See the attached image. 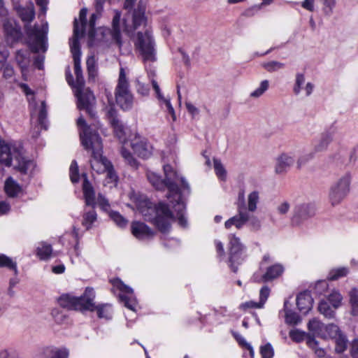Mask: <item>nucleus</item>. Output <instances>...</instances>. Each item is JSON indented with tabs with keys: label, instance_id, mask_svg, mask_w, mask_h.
Instances as JSON below:
<instances>
[{
	"label": "nucleus",
	"instance_id": "1",
	"mask_svg": "<svg viewBox=\"0 0 358 358\" xmlns=\"http://www.w3.org/2000/svg\"><path fill=\"white\" fill-rule=\"evenodd\" d=\"M165 179L162 180L157 173L148 171L147 178L157 190L167 189L166 198L176 212V218L180 226L185 227L187 220L185 216V203L183 197L190 193V187L185 179L180 176L169 164L163 166Z\"/></svg>",
	"mask_w": 358,
	"mask_h": 358
},
{
	"label": "nucleus",
	"instance_id": "2",
	"mask_svg": "<svg viewBox=\"0 0 358 358\" xmlns=\"http://www.w3.org/2000/svg\"><path fill=\"white\" fill-rule=\"evenodd\" d=\"M74 38L70 41L71 52L74 62V72L76 80L74 83L72 75L66 74V80L73 87L77 98V106L79 110H84L93 119H96V112L94 110V96L89 89H85V80L83 76L80 64V48L78 41L79 31L77 22L75 24Z\"/></svg>",
	"mask_w": 358,
	"mask_h": 358
},
{
	"label": "nucleus",
	"instance_id": "3",
	"mask_svg": "<svg viewBox=\"0 0 358 358\" xmlns=\"http://www.w3.org/2000/svg\"><path fill=\"white\" fill-rule=\"evenodd\" d=\"M17 16L24 23V29L28 36L30 48L33 52L40 51L45 52L48 48L47 34L48 31V23L41 25L29 24L35 18L34 5L31 1L25 4H15L14 6Z\"/></svg>",
	"mask_w": 358,
	"mask_h": 358
},
{
	"label": "nucleus",
	"instance_id": "4",
	"mask_svg": "<svg viewBox=\"0 0 358 358\" xmlns=\"http://www.w3.org/2000/svg\"><path fill=\"white\" fill-rule=\"evenodd\" d=\"M77 124L83 128L82 131H80L82 145L86 150L92 151V169L98 173H105L108 168H111V163L102 155L103 144L99 134L95 129L86 124L82 116L78 119Z\"/></svg>",
	"mask_w": 358,
	"mask_h": 358
},
{
	"label": "nucleus",
	"instance_id": "5",
	"mask_svg": "<svg viewBox=\"0 0 358 358\" xmlns=\"http://www.w3.org/2000/svg\"><path fill=\"white\" fill-rule=\"evenodd\" d=\"M138 210L145 220L153 223L162 233L169 230L171 221L174 218L169 206L163 202L154 205L150 200L145 199L138 204Z\"/></svg>",
	"mask_w": 358,
	"mask_h": 358
},
{
	"label": "nucleus",
	"instance_id": "6",
	"mask_svg": "<svg viewBox=\"0 0 358 358\" xmlns=\"http://www.w3.org/2000/svg\"><path fill=\"white\" fill-rule=\"evenodd\" d=\"M95 292L93 288L87 287L80 296L63 294L58 299L59 304L65 308L76 310H92L94 307Z\"/></svg>",
	"mask_w": 358,
	"mask_h": 358
},
{
	"label": "nucleus",
	"instance_id": "7",
	"mask_svg": "<svg viewBox=\"0 0 358 358\" xmlns=\"http://www.w3.org/2000/svg\"><path fill=\"white\" fill-rule=\"evenodd\" d=\"M121 12L115 10L112 20V29L106 27L99 28L96 32L94 31V45L99 43L106 45L112 43H116L119 47L122 45L121 29H120Z\"/></svg>",
	"mask_w": 358,
	"mask_h": 358
},
{
	"label": "nucleus",
	"instance_id": "8",
	"mask_svg": "<svg viewBox=\"0 0 358 358\" xmlns=\"http://www.w3.org/2000/svg\"><path fill=\"white\" fill-rule=\"evenodd\" d=\"M115 96L117 104L123 110H130L134 103V96L129 89V84L126 77L124 68L120 69L117 85L115 90Z\"/></svg>",
	"mask_w": 358,
	"mask_h": 358
},
{
	"label": "nucleus",
	"instance_id": "9",
	"mask_svg": "<svg viewBox=\"0 0 358 358\" xmlns=\"http://www.w3.org/2000/svg\"><path fill=\"white\" fill-rule=\"evenodd\" d=\"M134 44L145 62L156 60L155 43L150 31L138 32Z\"/></svg>",
	"mask_w": 358,
	"mask_h": 358
},
{
	"label": "nucleus",
	"instance_id": "10",
	"mask_svg": "<svg viewBox=\"0 0 358 358\" xmlns=\"http://www.w3.org/2000/svg\"><path fill=\"white\" fill-rule=\"evenodd\" d=\"M229 266L234 272L238 270V265L243 260V252L245 248L241 243L240 238L234 234L229 236Z\"/></svg>",
	"mask_w": 358,
	"mask_h": 358
},
{
	"label": "nucleus",
	"instance_id": "11",
	"mask_svg": "<svg viewBox=\"0 0 358 358\" xmlns=\"http://www.w3.org/2000/svg\"><path fill=\"white\" fill-rule=\"evenodd\" d=\"M351 176L345 173L334 185L330 190L329 199L333 206L338 204L349 193Z\"/></svg>",
	"mask_w": 358,
	"mask_h": 358
},
{
	"label": "nucleus",
	"instance_id": "12",
	"mask_svg": "<svg viewBox=\"0 0 358 358\" xmlns=\"http://www.w3.org/2000/svg\"><path fill=\"white\" fill-rule=\"evenodd\" d=\"M112 283L113 287L120 290L119 298L120 300L124 303V306L132 311H136L138 303L134 294L133 289L124 285L120 279L113 280Z\"/></svg>",
	"mask_w": 358,
	"mask_h": 358
},
{
	"label": "nucleus",
	"instance_id": "13",
	"mask_svg": "<svg viewBox=\"0 0 358 358\" xmlns=\"http://www.w3.org/2000/svg\"><path fill=\"white\" fill-rule=\"evenodd\" d=\"M315 215V207L311 203H301L295 206L294 215L292 218V222L294 225L299 224L303 220H305Z\"/></svg>",
	"mask_w": 358,
	"mask_h": 358
},
{
	"label": "nucleus",
	"instance_id": "14",
	"mask_svg": "<svg viewBox=\"0 0 358 358\" xmlns=\"http://www.w3.org/2000/svg\"><path fill=\"white\" fill-rule=\"evenodd\" d=\"M2 26L8 43L13 44L20 39L22 36L20 27L13 20L6 21L2 24Z\"/></svg>",
	"mask_w": 358,
	"mask_h": 358
},
{
	"label": "nucleus",
	"instance_id": "15",
	"mask_svg": "<svg viewBox=\"0 0 358 358\" xmlns=\"http://www.w3.org/2000/svg\"><path fill=\"white\" fill-rule=\"evenodd\" d=\"M132 234L138 240H148L154 236V231L145 224L141 222H133L131 225Z\"/></svg>",
	"mask_w": 358,
	"mask_h": 358
},
{
	"label": "nucleus",
	"instance_id": "16",
	"mask_svg": "<svg viewBox=\"0 0 358 358\" xmlns=\"http://www.w3.org/2000/svg\"><path fill=\"white\" fill-rule=\"evenodd\" d=\"M306 81L305 76L302 73H297L295 76V81L293 86V92L296 95H299L303 89L306 96L312 94L315 85L312 83H307L303 87Z\"/></svg>",
	"mask_w": 358,
	"mask_h": 358
},
{
	"label": "nucleus",
	"instance_id": "17",
	"mask_svg": "<svg viewBox=\"0 0 358 358\" xmlns=\"http://www.w3.org/2000/svg\"><path fill=\"white\" fill-rule=\"evenodd\" d=\"M238 214L231 217L225 222L224 226L227 229L235 226L237 229H241L249 220V213L247 209H237Z\"/></svg>",
	"mask_w": 358,
	"mask_h": 358
},
{
	"label": "nucleus",
	"instance_id": "18",
	"mask_svg": "<svg viewBox=\"0 0 358 358\" xmlns=\"http://www.w3.org/2000/svg\"><path fill=\"white\" fill-rule=\"evenodd\" d=\"M84 178L83 183V192L85 205L90 207L96 206L95 191L92 184L89 182L87 175H83Z\"/></svg>",
	"mask_w": 358,
	"mask_h": 358
},
{
	"label": "nucleus",
	"instance_id": "19",
	"mask_svg": "<svg viewBox=\"0 0 358 358\" xmlns=\"http://www.w3.org/2000/svg\"><path fill=\"white\" fill-rule=\"evenodd\" d=\"M295 158L292 153H282L278 158L275 172L282 173L287 171L294 163Z\"/></svg>",
	"mask_w": 358,
	"mask_h": 358
},
{
	"label": "nucleus",
	"instance_id": "20",
	"mask_svg": "<svg viewBox=\"0 0 358 358\" xmlns=\"http://www.w3.org/2000/svg\"><path fill=\"white\" fill-rule=\"evenodd\" d=\"M283 271L284 268L281 264H275L266 268V272L262 275L259 280L257 278L256 275H255V280L259 281L258 282L271 281L280 276Z\"/></svg>",
	"mask_w": 358,
	"mask_h": 358
},
{
	"label": "nucleus",
	"instance_id": "21",
	"mask_svg": "<svg viewBox=\"0 0 358 358\" xmlns=\"http://www.w3.org/2000/svg\"><path fill=\"white\" fill-rule=\"evenodd\" d=\"M313 299L308 292L300 293L296 297V305L303 314L308 313L313 307Z\"/></svg>",
	"mask_w": 358,
	"mask_h": 358
},
{
	"label": "nucleus",
	"instance_id": "22",
	"mask_svg": "<svg viewBox=\"0 0 358 358\" xmlns=\"http://www.w3.org/2000/svg\"><path fill=\"white\" fill-rule=\"evenodd\" d=\"M134 152L140 157L148 158L152 154V146L143 140H136L131 143Z\"/></svg>",
	"mask_w": 358,
	"mask_h": 358
},
{
	"label": "nucleus",
	"instance_id": "23",
	"mask_svg": "<svg viewBox=\"0 0 358 358\" xmlns=\"http://www.w3.org/2000/svg\"><path fill=\"white\" fill-rule=\"evenodd\" d=\"M109 122L113 127L116 136L119 139L124 138V126L118 119L116 111L113 108H110L108 112Z\"/></svg>",
	"mask_w": 358,
	"mask_h": 358
},
{
	"label": "nucleus",
	"instance_id": "24",
	"mask_svg": "<svg viewBox=\"0 0 358 358\" xmlns=\"http://www.w3.org/2000/svg\"><path fill=\"white\" fill-rule=\"evenodd\" d=\"M146 18L145 17V10L142 8H138L134 10L133 13V25L132 27H128L124 24V30L127 32H130L134 29H138L142 24L145 23Z\"/></svg>",
	"mask_w": 358,
	"mask_h": 358
},
{
	"label": "nucleus",
	"instance_id": "25",
	"mask_svg": "<svg viewBox=\"0 0 358 358\" xmlns=\"http://www.w3.org/2000/svg\"><path fill=\"white\" fill-rule=\"evenodd\" d=\"M332 141V134L325 131L321 134L320 138L314 143L313 152H320L325 151L331 141Z\"/></svg>",
	"mask_w": 358,
	"mask_h": 358
},
{
	"label": "nucleus",
	"instance_id": "26",
	"mask_svg": "<svg viewBox=\"0 0 358 358\" xmlns=\"http://www.w3.org/2000/svg\"><path fill=\"white\" fill-rule=\"evenodd\" d=\"M94 208L95 207H92V208L89 210L85 209L83 215L82 225L85 227L86 230L90 229L94 226V223L96 222L97 214Z\"/></svg>",
	"mask_w": 358,
	"mask_h": 358
},
{
	"label": "nucleus",
	"instance_id": "27",
	"mask_svg": "<svg viewBox=\"0 0 358 358\" xmlns=\"http://www.w3.org/2000/svg\"><path fill=\"white\" fill-rule=\"evenodd\" d=\"M15 61L21 69L22 73L24 74V72L27 70L29 62V51L27 50H17L15 54Z\"/></svg>",
	"mask_w": 358,
	"mask_h": 358
},
{
	"label": "nucleus",
	"instance_id": "28",
	"mask_svg": "<svg viewBox=\"0 0 358 358\" xmlns=\"http://www.w3.org/2000/svg\"><path fill=\"white\" fill-rule=\"evenodd\" d=\"M4 189L9 197L17 196L22 191L21 186L10 177L6 180Z\"/></svg>",
	"mask_w": 358,
	"mask_h": 358
},
{
	"label": "nucleus",
	"instance_id": "29",
	"mask_svg": "<svg viewBox=\"0 0 358 358\" xmlns=\"http://www.w3.org/2000/svg\"><path fill=\"white\" fill-rule=\"evenodd\" d=\"M52 252V246L46 243H41L37 247L36 255L41 260L46 261L50 259Z\"/></svg>",
	"mask_w": 358,
	"mask_h": 358
},
{
	"label": "nucleus",
	"instance_id": "30",
	"mask_svg": "<svg viewBox=\"0 0 358 358\" xmlns=\"http://www.w3.org/2000/svg\"><path fill=\"white\" fill-rule=\"evenodd\" d=\"M335 310L333 306L326 300H322L318 306L319 312L325 317L331 319L335 316Z\"/></svg>",
	"mask_w": 358,
	"mask_h": 358
},
{
	"label": "nucleus",
	"instance_id": "31",
	"mask_svg": "<svg viewBox=\"0 0 358 358\" xmlns=\"http://www.w3.org/2000/svg\"><path fill=\"white\" fill-rule=\"evenodd\" d=\"M96 310L97 315L99 318L110 320L112 318V308L109 304H101L95 306L92 311Z\"/></svg>",
	"mask_w": 358,
	"mask_h": 358
},
{
	"label": "nucleus",
	"instance_id": "32",
	"mask_svg": "<svg viewBox=\"0 0 358 358\" xmlns=\"http://www.w3.org/2000/svg\"><path fill=\"white\" fill-rule=\"evenodd\" d=\"M0 267L7 268L13 271L15 275L18 274L17 263L3 254H0Z\"/></svg>",
	"mask_w": 358,
	"mask_h": 358
},
{
	"label": "nucleus",
	"instance_id": "33",
	"mask_svg": "<svg viewBox=\"0 0 358 358\" xmlns=\"http://www.w3.org/2000/svg\"><path fill=\"white\" fill-rule=\"evenodd\" d=\"M87 10L85 8H82L80 10L79 18H80V24H78V22L77 19L74 20L73 29H75V24L77 22V25H78V31H79L78 39L84 34L85 27V25L87 24V18H86L87 17ZM75 38V36H73V38Z\"/></svg>",
	"mask_w": 358,
	"mask_h": 358
},
{
	"label": "nucleus",
	"instance_id": "34",
	"mask_svg": "<svg viewBox=\"0 0 358 358\" xmlns=\"http://www.w3.org/2000/svg\"><path fill=\"white\" fill-rule=\"evenodd\" d=\"M259 201V192L252 191L248 196V212H255L257 208V203Z\"/></svg>",
	"mask_w": 358,
	"mask_h": 358
},
{
	"label": "nucleus",
	"instance_id": "35",
	"mask_svg": "<svg viewBox=\"0 0 358 358\" xmlns=\"http://www.w3.org/2000/svg\"><path fill=\"white\" fill-rule=\"evenodd\" d=\"M350 304L351 306V314L358 315V289H352L349 293Z\"/></svg>",
	"mask_w": 358,
	"mask_h": 358
},
{
	"label": "nucleus",
	"instance_id": "36",
	"mask_svg": "<svg viewBox=\"0 0 358 358\" xmlns=\"http://www.w3.org/2000/svg\"><path fill=\"white\" fill-rule=\"evenodd\" d=\"M101 13L96 11L95 13H92L90 17V22H89V24L90 27V30L89 31V33H88V37H89L88 45L90 47H92L94 43V40H93V36H94L95 22H96V20L99 17H101Z\"/></svg>",
	"mask_w": 358,
	"mask_h": 358
},
{
	"label": "nucleus",
	"instance_id": "37",
	"mask_svg": "<svg viewBox=\"0 0 358 358\" xmlns=\"http://www.w3.org/2000/svg\"><path fill=\"white\" fill-rule=\"evenodd\" d=\"M324 327V324L316 318L310 320L308 323V330L314 335H320Z\"/></svg>",
	"mask_w": 358,
	"mask_h": 358
},
{
	"label": "nucleus",
	"instance_id": "38",
	"mask_svg": "<svg viewBox=\"0 0 358 358\" xmlns=\"http://www.w3.org/2000/svg\"><path fill=\"white\" fill-rule=\"evenodd\" d=\"M213 164L216 176L220 180L224 181L227 178V171L221 161L217 159H214Z\"/></svg>",
	"mask_w": 358,
	"mask_h": 358
},
{
	"label": "nucleus",
	"instance_id": "39",
	"mask_svg": "<svg viewBox=\"0 0 358 358\" xmlns=\"http://www.w3.org/2000/svg\"><path fill=\"white\" fill-rule=\"evenodd\" d=\"M336 343L335 350L338 353L343 352L347 348L348 339L342 333L334 338Z\"/></svg>",
	"mask_w": 358,
	"mask_h": 358
},
{
	"label": "nucleus",
	"instance_id": "40",
	"mask_svg": "<svg viewBox=\"0 0 358 358\" xmlns=\"http://www.w3.org/2000/svg\"><path fill=\"white\" fill-rule=\"evenodd\" d=\"M348 273V269L346 267H341L338 268H334L330 271L328 279L329 280H336L339 278L345 276Z\"/></svg>",
	"mask_w": 358,
	"mask_h": 358
},
{
	"label": "nucleus",
	"instance_id": "41",
	"mask_svg": "<svg viewBox=\"0 0 358 358\" xmlns=\"http://www.w3.org/2000/svg\"><path fill=\"white\" fill-rule=\"evenodd\" d=\"M109 217L119 227L124 228L127 225V220L117 211L110 212Z\"/></svg>",
	"mask_w": 358,
	"mask_h": 358
},
{
	"label": "nucleus",
	"instance_id": "42",
	"mask_svg": "<svg viewBox=\"0 0 358 358\" xmlns=\"http://www.w3.org/2000/svg\"><path fill=\"white\" fill-rule=\"evenodd\" d=\"M262 2L260 4L255 5L251 8L247 9L245 11V15L247 17H251L255 15V13L261 10L264 6L270 5L274 0H262Z\"/></svg>",
	"mask_w": 358,
	"mask_h": 358
},
{
	"label": "nucleus",
	"instance_id": "43",
	"mask_svg": "<svg viewBox=\"0 0 358 358\" xmlns=\"http://www.w3.org/2000/svg\"><path fill=\"white\" fill-rule=\"evenodd\" d=\"M342 299L343 298L340 293L338 292H333L325 300L327 301L334 309H336L341 306Z\"/></svg>",
	"mask_w": 358,
	"mask_h": 358
},
{
	"label": "nucleus",
	"instance_id": "44",
	"mask_svg": "<svg viewBox=\"0 0 358 358\" xmlns=\"http://www.w3.org/2000/svg\"><path fill=\"white\" fill-rule=\"evenodd\" d=\"M308 334L305 331H303L299 329H292L289 332V336L290 338L296 342V343H301L303 341H304L307 336Z\"/></svg>",
	"mask_w": 358,
	"mask_h": 358
},
{
	"label": "nucleus",
	"instance_id": "45",
	"mask_svg": "<svg viewBox=\"0 0 358 358\" xmlns=\"http://www.w3.org/2000/svg\"><path fill=\"white\" fill-rule=\"evenodd\" d=\"M269 87V82L267 80H262L259 86L250 93V96L253 98L260 97Z\"/></svg>",
	"mask_w": 358,
	"mask_h": 358
},
{
	"label": "nucleus",
	"instance_id": "46",
	"mask_svg": "<svg viewBox=\"0 0 358 358\" xmlns=\"http://www.w3.org/2000/svg\"><path fill=\"white\" fill-rule=\"evenodd\" d=\"M120 152L122 157L124 159V160L127 162L128 164L134 168L137 167L138 162L133 157V155L129 150H127L124 147L122 146L121 148Z\"/></svg>",
	"mask_w": 358,
	"mask_h": 358
},
{
	"label": "nucleus",
	"instance_id": "47",
	"mask_svg": "<svg viewBox=\"0 0 358 358\" xmlns=\"http://www.w3.org/2000/svg\"><path fill=\"white\" fill-rule=\"evenodd\" d=\"M47 108L45 101H42L41 107L38 113V121L41 128L47 129L46 125Z\"/></svg>",
	"mask_w": 358,
	"mask_h": 358
},
{
	"label": "nucleus",
	"instance_id": "48",
	"mask_svg": "<svg viewBox=\"0 0 358 358\" xmlns=\"http://www.w3.org/2000/svg\"><path fill=\"white\" fill-rule=\"evenodd\" d=\"M98 205L100 208L108 213L109 214L110 212H111L112 210H110V205L108 202V200L107 199L105 198L104 196H103L101 194H99L98 196H97V199L96 200V205Z\"/></svg>",
	"mask_w": 358,
	"mask_h": 358
},
{
	"label": "nucleus",
	"instance_id": "49",
	"mask_svg": "<svg viewBox=\"0 0 358 358\" xmlns=\"http://www.w3.org/2000/svg\"><path fill=\"white\" fill-rule=\"evenodd\" d=\"M69 175L71 180L73 183L78 182L79 181V172L78 166L76 160H73L69 168Z\"/></svg>",
	"mask_w": 358,
	"mask_h": 358
},
{
	"label": "nucleus",
	"instance_id": "50",
	"mask_svg": "<svg viewBox=\"0 0 358 358\" xmlns=\"http://www.w3.org/2000/svg\"><path fill=\"white\" fill-rule=\"evenodd\" d=\"M300 322L299 315L292 310L285 311V322L289 324H296Z\"/></svg>",
	"mask_w": 358,
	"mask_h": 358
},
{
	"label": "nucleus",
	"instance_id": "51",
	"mask_svg": "<svg viewBox=\"0 0 358 358\" xmlns=\"http://www.w3.org/2000/svg\"><path fill=\"white\" fill-rule=\"evenodd\" d=\"M87 68L90 77H94L96 73V59L94 55L88 57L87 62Z\"/></svg>",
	"mask_w": 358,
	"mask_h": 358
},
{
	"label": "nucleus",
	"instance_id": "52",
	"mask_svg": "<svg viewBox=\"0 0 358 358\" xmlns=\"http://www.w3.org/2000/svg\"><path fill=\"white\" fill-rule=\"evenodd\" d=\"M260 354L262 358H273L274 351L272 345L270 343H266L260 348Z\"/></svg>",
	"mask_w": 358,
	"mask_h": 358
},
{
	"label": "nucleus",
	"instance_id": "53",
	"mask_svg": "<svg viewBox=\"0 0 358 358\" xmlns=\"http://www.w3.org/2000/svg\"><path fill=\"white\" fill-rule=\"evenodd\" d=\"M325 330L329 336L333 339L336 338L341 334L339 327L334 324H328L325 327Z\"/></svg>",
	"mask_w": 358,
	"mask_h": 358
},
{
	"label": "nucleus",
	"instance_id": "54",
	"mask_svg": "<svg viewBox=\"0 0 358 358\" xmlns=\"http://www.w3.org/2000/svg\"><path fill=\"white\" fill-rule=\"evenodd\" d=\"M263 67L268 71L272 72L275 71L278 69H282L284 67V64L276 62L271 61L266 63L263 64Z\"/></svg>",
	"mask_w": 358,
	"mask_h": 358
},
{
	"label": "nucleus",
	"instance_id": "55",
	"mask_svg": "<svg viewBox=\"0 0 358 358\" xmlns=\"http://www.w3.org/2000/svg\"><path fill=\"white\" fill-rule=\"evenodd\" d=\"M289 203L286 201H284L277 206L276 213L280 215H285L289 212Z\"/></svg>",
	"mask_w": 358,
	"mask_h": 358
},
{
	"label": "nucleus",
	"instance_id": "56",
	"mask_svg": "<svg viewBox=\"0 0 358 358\" xmlns=\"http://www.w3.org/2000/svg\"><path fill=\"white\" fill-rule=\"evenodd\" d=\"M270 289L268 286L265 285L262 287L259 292V303L264 306L267 299L270 295Z\"/></svg>",
	"mask_w": 358,
	"mask_h": 358
},
{
	"label": "nucleus",
	"instance_id": "57",
	"mask_svg": "<svg viewBox=\"0 0 358 358\" xmlns=\"http://www.w3.org/2000/svg\"><path fill=\"white\" fill-rule=\"evenodd\" d=\"M0 20L2 24L6 22V21H10L13 20L9 17L8 10L5 8L3 0L0 2Z\"/></svg>",
	"mask_w": 358,
	"mask_h": 358
},
{
	"label": "nucleus",
	"instance_id": "58",
	"mask_svg": "<svg viewBox=\"0 0 358 358\" xmlns=\"http://www.w3.org/2000/svg\"><path fill=\"white\" fill-rule=\"evenodd\" d=\"M0 358H20L19 353L13 349L0 351Z\"/></svg>",
	"mask_w": 358,
	"mask_h": 358
},
{
	"label": "nucleus",
	"instance_id": "59",
	"mask_svg": "<svg viewBox=\"0 0 358 358\" xmlns=\"http://www.w3.org/2000/svg\"><path fill=\"white\" fill-rule=\"evenodd\" d=\"M322 1L324 7V12L327 15H331L334 7L336 5V0H321Z\"/></svg>",
	"mask_w": 358,
	"mask_h": 358
},
{
	"label": "nucleus",
	"instance_id": "60",
	"mask_svg": "<svg viewBox=\"0 0 358 358\" xmlns=\"http://www.w3.org/2000/svg\"><path fill=\"white\" fill-rule=\"evenodd\" d=\"M314 152H310L301 155L297 161V167L300 169L302 166L306 164L309 160L313 158Z\"/></svg>",
	"mask_w": 358,
	"mask_h": 358
},
{
	"label": "nucleus",
	"instance_id": "61",
	"mask_svg": "<svg viewBox=\"0 0 358 358\" xmlns=\"http://www.w3.org/2000/svg\"><path fill=\"white\" fill-rule=\"evenodd\" d=\"M2 71H3V76L6 79H11V78H14V76H15L14 69H13V66H10V64H7L6 65H5V66L3 68Z\"/></svg>",
	"mask_w": 358,
	"mask_h": 358
},
{
	"label": "nucleus",
	"instance_id": "62",
	"mask_svg": "<svg viewBox=\"0 0 358 358\" xmlns=\"http://www.w3.org/2000/svg\"><path fill=\"white\" fill-rule=\"evenodd\" d=\"M51 314L55 322L57 323H62L66 320V315L62 313V311L57 309L52 310Z\"/></svg>",
	"mask_w": 358,
	"mask_h": 358
},
{
	"label": "nucleus",
	"instance_id": "63",
	"mask_svg": "<svg viewBox=\"0 0 358 358\" xmlns=\"http://www.w3.org/2000/svg\"><path fill=\"white\" fill-rule=\"evenodd\" d=\"M69 352L66 349L55 350L50 358H67Z\"/></svg>",
	"mask_w": 358,
	"mask_h": 358
},
{
	"label": "nucleus",
	"instance_id": "64",
	"mask_svg": "<svg viewBox=\"0 0 358 358\" xmlns=\"http://www.w3.org/2000/svg\"><path fill=\"white\" fill-rule=\"evenodd\" d=\"M350 353L352 358H358V339L355 338L351 343Z\"/></svg>",
	"mask_w": 358,
	"mask_h": 358
}]
</instances>
